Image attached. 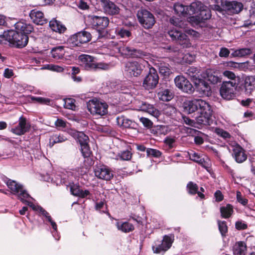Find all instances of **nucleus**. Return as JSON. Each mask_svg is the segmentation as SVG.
Segmentation results:
<instances>
[{"mask_svg":"<svg viewBox=\"0 0 255 255\" xmlns=\"http://www.w3.org/2000/svg\"><path fill=\"white\" fill-rule=\"evenodd\" d=\"M9 37H10L11 39H10V44L17 48H24L28 43L29 37L27 35L22 34L13 30H10Z\"/></svg>","mask_w":255,"mask_h":255,"instance_id":"obj_12","label":"nucleus"},{"mask_svg":"<svg viewBox=\"0 0 255 255\" xmlns=\"http://www.w3.org/2000/svg\"><path fill=\"white\" fill-rule=\"evenodd\" d=\"M176 86L184 93L191 94L194 88L190 82L183 76H177L174 79Z\"/></svg>","mask_w":255,"mask_h":255,"instance_id":"obj_17","label":"nucleus"},{"mask_svg":"<svg viewBox=\"0 0 255 255\" xmlns=\"http://www.w3.org/2000/svg\"><path fill=\"white\" fill-rule=\"evenodd\" d=\"M212 112L210 105L208 104L206 107L197 113L198 115L196 117L197 124L200 126H210L213 123Z\"/></svg>","mask_w":255,"mask_h":255,"instance_id":"obj_10","label":"nucleus"},{"mask_svg":"<svg viewBox=\"0 0 255 255\" xmlns=\"http://www.w3.org/2000/svg\"><path fill=\"white\" fill-rule=\"evenodd\" d=\"M7 186L10 189L11 193L17 196V199L22 203L26 202V200L30 197L27 191L24 189L23 185L15 180H11Z\"/></svg>","mask_w":255,"mask_h":255,"instance_id":"obj_8","label":"nucleus"},{"mask_svg":"<svg viewBox=\"0 0 255 255\" xmlns=\"http://www.w3.org/2000/svg\"><path fill=\"white\" fill-rule=\"evenodd\" d=\"M145 66L136 61H128L125 64V71L130 77H138L140 76Z\"/></svg>","mask_w":255,"mask_h":255,"instance_id":"obj_13","label":"nucleus"},{"mask_svg":"<svg viewBox=\"0 0 255 255\" xmlns=\"http://www.w3.org/2000/svg\"><path fill=\"white\" fill-rule=\"evenodd\" d=\"M30 127L31 126L29 123L27 122L26 119L23 116H21L19 118L17 126L12 128L11 131L16 135H21L28 132Z\"/></svg>","mask_w":255,"mask_h":255,"instance_id":"obj_19","label":"nucleus"},{"mask_svg":"<svg viewBox=\"0 0 255 255\" xmlns=\"http://www.w3.org/2000/svg\"><path fill=\"white\" fill-rule=\"evenodd\" d=\"M78 197L81 198H84L87 197L88 196L91 195V193L88 190H85L84 191L81 189L79 195H77Z\"/></svg>","mask_w":255,"mask_h":255,"instance_id":"obj_62","label":"nucleus"},{"mask_svg":"<svg viewBox=\"0 0 255 255\" xmlns=\"http://www.w3.org/2000/svg\"><path fill=\"white\" fill-rule=\"evenodd\" d=\"M159 72L164 77H168L172 73L170 66L167 63H160L158 66Z\"/></svg>","mask_w":255,"mask_h":255,"instance_id":"obj_38","label":"nucleus"},{"mask_svg":"<svg viewBox=\"0 0 255 255\" xmlns=\"http://www.w3.org/2000/svg\"><path fill=\"white\" fill-rule=\"evenodd\" d=\"M122 54L131 58H141L147 55L146 52L133 47L125 46L120 49Z\"/></svg>","mask_w":255,"mask_h":255,"instance_id":"obj_20","label":"nucleus"},{"mask_svg":"<svg viewBox=\"0 0 255 255\" xmlns=\"http://www.w3.org/2000/svg\"><path fill=\"white\" fill-rule=\"evenodd\" d=\"M190 159L195 162L198 163L201 166H204L205 165V159L197 153L194 152V153L190 155Z\"/></svg>","mask_w":255,"mask_h":255,"instance_id":"obj_48","label":"nucleus"},{"mask_svg":"<svg viewBox=\"0 0 255 255\" xmlns=\"http://www.w3.org/2000/svg\"><path fill=\"white\" fill-rule=\"evenodd\" d=\"M88 18L89 25L93 29L98 32L99 36H101L109 25L110 21L109 18L107 16L90 15Z\"/></svg>","mask_w":255,"mask_h":255,"instance_id":"obj_4","label":"nucleus"},{"mask_svg":"<svg viewBox=\"0 0 255 255\" xmlns=\"http://www.w3.org/2000/svg\"><path fill=\"white\" fill-rule=\"evenodd\" d=\"M116 33L121 38H129L132 35L130 30L125 27H118L116 30Z\"/></svg>","mask_w":255,"mask_h":255,"instance_id":"obj_43","label":"nucleus"},{"mask_svg":"<svg viewBox=\"0 0 255 255\" xmlns=\"http://www.w3.org/2000/svg\"><path fill=\"white\" fill-rule=\"evenodd\" d=\"M80 146L82 155L85 158L90 157L92 154V152L91 150L89 143L87 144H82Z\"/></svg>","mask_w":255,"mask_h":255,"instance_id":"obj_47","label":"nucleus"},{"mask_svg":"<svg viewBox=\"0 0 255 255\" xmlns=\"http://www.w3.org/2000/svg\"><path fill=\"white\" fill-rule=\"evenodd\" d=\"M32 99L39 104L47 105H49L51 102L49 99L43 97H33Z\"/></svg>","mask_w":255,"mask_h":255,"instance_id":"obj_57","label":"nucleus"},{"mask_svg":"<svg viewBox=\"0 0 255 255\" xmlns=\"http://www.w3.org/2000/svg\"><path fill=\"white\" fill-rule=\"evenodd\" d=\"M230 54V51L226 47H222L221 48L220 52H219V56L221 57H228Z\"/></svg>","mask_w":255,"mask_h":255,"instance_id":"obj_60","label":"nucleus"},{"mask_svg":"<svg viewBox=\"0 0 255 255\" xmlns=\"http://www.w3.org/2000/svg\"><path fill=\"white\" fill-rule=\"evenodd\" d=\"M218 226L219 232L223 238H225L227 236L228 232V227L227 222L225 221H218Z\"/></svg>","mask_w":255,"mask_h":255,"instance_id":"obj_42","label":"nucleus"},{"mask_svg":"<svg viewBox=\"0 0 255 255\" xmlns=\"http://www.w3.org/2000/svg\"><path fill=\"white\" fill-rule=\"evenodd\" d=\"M238 87L242 91L244 90L246 94H251L255 89V78L253 76H248L245 79L238 78Z\"/></svg>","mask_w":255,"mask_h":255,"instance_id":"obj_15","label":"nucleus"},{"mask_svg":"<svg viewBox=\"0 0 255 255\" xmlns=\"http://www.w3.org/2000/svg\"><path fill=\"white\" fill-rule=\"evenodd\" d=\"M157 96L160 100L164 102L170 101L173 97L170 90L167 88L166 84H160L157 91Z\"/></svg>","mask_w":255,"mask_h":255,"instance_id":"obj_23","label":"nucleus"},{"mask_svg":"<svg viewBox=\"0 0 255 255\" xmlns=\"http://www.w3.org/2000/svg\"><path fill=\"white\" fill-rule=\"evenodd\" d=\"M116 121L118 125L121 128L136 129L138 127L137 124L134 121L123 115L117 117Z\"/></svg>","mask_w":255,"mask_h":255,"instance_id":"obj_26","label":"nucleus"},{"mask_svg":"<svg viewBox=\"0 0 255 255\" xmlns=\"http://www.w3.org/2000/svg\"><path fill=\"white\" fill-rule=\"evenodd\" d=\"M140 108L142 111H144L155 118L158 119L160 115V111L155 108L152 105H150L146 102L142 103Z\"/></svg>","mask_w":255,"mask_h":255,"instance_id":"obj_30","label":"nucleus"},{"mask_svg":"<svg viewBox=\"0 0 255 255\" xmlns=\"http://www.w3.org/2000/svg\"><path fill=\"white\" fill-rule=\"evenodd\" d=\"M68 186L70 187V193L74 196L77 197L81 190L79 183H70Z\"/></svg>","mask_w":255,"mask_h":255,"instance_id":"obj_46","label":"nucleus"},{"mask_svg":"<svg viewBox=\"0 0 255 255\" xmlns=\"http://www.w3.org/2000/svg\"><path fill=\"white\" fill-rule=\"evenodd\" d=\"M91 39L92 35L90 32L84 30L71 35L68 42L71 46L80 47L82 44L89 42Z\"/></svg>","mask_w":255,"mask_h":255,"instance_id":"obj_7","label":"nucleus"},{"mask_svg":"<svg viewBox=\"0 0 255 255\" xmlns=\"http://www.w3.org/2000/svg\"><path fill=\"white\" fill-rule=\"evenodd\" d=\"M199 70L196 67H189L187 70L186 73L193 78L194 81L197 78H199Z\"/></svg>","mask_w":255,"mask_h":255,"instance_id":"obj_44","label":"nucleus"},{"mask_svg":"<svg viewBox=\"0 0 255 255\" xmlns=\"http://www.w3.org/2000/svg\"><path fill=\"white\" fill-rule=\"evenodd\" d=\"M66 140L63 135L55 134L52 135L49 139V145L52 147L55 144L62 142Z\"/></svg>","mask_w":255,"mask_h":255,"instance_id":"obj_41","label":"nucleus"},{"mask_svg":"<svg viewBox=\"0 0 255 255\" xmlns=\"http://www.w3.org/2000/svg\"><path fill=\"white\" fill-rule=\"evenodd\" d=\"M174 241V234H170L164 235L162 241H156L152 249L154 253L160 254L164 253L168 250Z\"/></svg>","mask_w":255,"mask_h":255,"instance_id":"obj_5","label":"nucleus"},{"mask_svg":"<svg viewBox=\"0 0 255 255\" xmlns=\"http://www.w3.org/2000/svg\"><path fill=\"white\" fill-rule=\"evenodd\" d=\"M132 153L128 150H123L119 153L118 156L122 160L129 161L132 157Z\"/></svg>","mask_w":255,"mask_h":255,"instance_id":"obj_49","label":"nucleus"},{"mask_svg":"<svg viewBox=\"0 0 255 255\" xmlns=\"http://www.w3.org/2000/svg\"><path fill=\"white\" fill-rule=\"evenodd\" d=\"M10 33V30L7 31H4L2 34L0 35V44H6V42L10 43V37L9 35Z\"/></svg>","mask_w":255,"mask_h":255,"instance_id":"obj_51","label":"nucleus"},{"mask_svg":"<svg viewBox=\"0 0 255 255\" xmlns=\"http://www.w3.org/2000/svg\"><path fill=\"white\" fill-rule=\"evenodd\" d=\"M176 41L183 47H189L191 45L188 36L182 31L180 34V36H179Z\"/></svg>","mask_w":255,"mask_h":255,"instance_id":"obj_40","label":"nucleus"},{"mask_svg":"<svg viewBox=\"0 0 255 255\" xmlns=\"http://www.w3.org/2000/svg\"><path fill=\"white\" fill-rule=\"evenodd\" d=\"M139 121L144 127L147 128H150L152 127L153 123L148 118L141 117L139 119Z\"/></svg>","mask_w":255,"mask_h":255,"instance_id":"obj_55","label":"nucleus"},{"mask_svg":"<svg viewBox=\"0 0 255 255\" xmlns=\"http://www.w3.org/2000/svg\"><path fill=\"white\" fill-rule=\"evenodd\" d=\"M252 50L249 48H243L235 50L231 54L232 57H245L252 54Z\"/></svg>","mask_w":255,"mask_h":255,"instance_id":"obj_36","label":"nucleus"},{"mask_svg":"<svg viewBox=\"0 0 255 255\" xmlns=\"http://www.w3.org/2000/svg\"><path fill=\"white\" fill-rule=\"evenodd\" d=\"M206 102L201 99H193L191 100H187L184 102L183 107L184 111L188 114H191L195 112H198L204 107H206L208 104Z\"/></svg>","mask_w":255,"mask_h":255,"instance_id":"obj_14","label":"nucleus"},{"mask_svg":"<svg viewBox=\"0 0 255 255\" xmlns=\"http://www.w3.org/2000/svg\"><path fill=\"white\" fill-rule=\"evenodd\" d=\"M146 153L148 156H151L156 158L160 157L162 154V152L159 150L149 148H147Z\"/></svg>","mask_w":255,"mask_h":255,"instance_id":"obj_52","label":"nucleus"},{"mask_svg":"<svg viewBox=\"0 0 255 255\" xmlns=\"http://www.w3.org/2000/svg\"><path fill=\"white\" fill-rule=\"evenodd\" d=\"M233 156L236 161L239 163L243 162L247 159L246 151L239 145L234 148Z\"/></svg>","mask_w":255,"mask_h":255,"instance_id":"obj_27","label":"nucleus"},{"mask_svg":"<svg viewBox=\"0 0 255 255\" xmlns=\"http://www.w3.org/2000/svg\"><path fill=\"white\" fill-rule=\"evenodd\" d=\"M237 200L239 203H241L244 206L247 205L248 203V200L247 198L244 197L242 196L241 192L240 191L237 192Z\"/></svg>","mask_w":255,"mask_h":255,"instance_id":"obj_56","label":"nucleus"},{"mask_svg":"<svg viewBox=\"0 0 255 255\" xmlns=\"http://www.w3.org/2000/svg\"><path fill=\"white\" fill-rule=\"evenodd\" d=\"M49 26L53 31L60 34L64 33L67 30L65 25L55 18H53L49 21Z\"/></svg>","mask_w":255,"mask_h":255,"instance_id":"obj_28","label":"nucleus"},{"mask_svg":"<svg viewBox=\"0 0 255 255\" xmlns=\"http://www.w3.org/2000/svg\"><path fill=\"white\" fill-rule=\"evenodd\" d=\"M236 81L223 82L220 89L221 96L225 100H231L236 97V90L238 88Z\"/></svg>","mask_w":255,"mask_h":255,"instance_id":"obj_6","label":"nucleus"},{"mask_svg":"<svg viewBox=\"0 0 255 255\" xmlns=\"http://www.w3.org/2000/svg\"><path fill=\"white\" fill-rule=\"evenodd\" d=\"M176 109L169 105H165L163 108L162 112L164 115L167 117H172L175 114Z\"/></svg>","mask_w":255,"mask_h":255,"instance_id":"obj_45","label":"nucleus"},{"mask_svg":"<svg viewBox=\"0 0 255 255\" xmlns=\"http://www.w3.org/2000/svg\"><path fill=\"white\" fill-rule=\"evenodd\" d=\"M169 22L171 24L175 26L177 28H180L184 29L187 25V21L181 20L179 18L174 16H172L170 18Z\"/></svg>","mask_w":255,"mask_h":255,"instance_id":"obj_39","label":"nucleus"},{"mask_svg":"<svg viewBox=\"0 0 255 255\" xmlns=\"http://www.w3.org/2000/svg\"><path fill=\"white\" fill-rule=\"evenodd\" d=\"M204 142L203 138L200 135H196L194 136V142L196 145H201Z\"/></svg>","mask_w":255,"mask_h":255,"instance_id":"obj_64","label":"nucleus"},{"mask_svg":"<svg viewBox=\"0 0 255 255\" xmlns=\"http://www.w3.org/2000/svg\"><path fill=\"white\" fill-rule=\"evenodd\" d=\"M181 31L177 29V28L173 29H171L168 31V35L171 37L172 40H177Z\"/></svg>","mask_w":255,"mask_h":255,"instance_id":"obj_53","label":"nucleus"},{"mask_svg":"<svg viewBox=\"0 0 255 255\" xmlns=\"http://www.w3.org/2000/svg\"><path fill=\"white\" fill-rule=\"evenodd\" d=\"M246 249V246L244 242H239L234 248V254L235 255H245Z\"/></svg>","mask_w":255,"mask_h":255,"instance_id":"obj_37","label":"nucleus"},{"mask_svg":"<svg viewBox=\"0 0 255 255\" xmlns=\"http://www.w3.org/2000/svg\"><path fill=\"white\" fill-rule=\"evenodd\" d=\"M118 229L122 232L128 233L134 230V226L128 222H121L116 224Z\"/></svg>","mask_w":255,"mask_h":255,"instance_id":"obj_33","label":"nucleus"},{"mask_svg":"<svg viewBox=\"0 0 255 255\" xmlns=\"http://www.w3.org/2000/svg\"><path fill=\"white\" fill-rule=\"evenodd\" d=\"M220 210L222 218L225 219L229 218L234 212L233 206L230 204H227L226 206L221 207Z\"/></svg>","mask_w":255,"mask_h":255,"instance_id":"obj_34","label":"nucleus"},{"mask_svg":"<svg viewBox=\"0 0 255 255\" xmlns=\"http://www.w3.org/2000/svg\"><path fill=\"white\" fill-rule=\"evenodd\" d=\"M216 133L221 137L224 139L229 138L231 137L230 134L227 131L224 130L222 128H216L215 129Z\"/></svg>","mask_w":255,"mask_h":255,"instance_id":"obj_54","label":"nucleus"},{"mask_svg":"<svg viewBox=\"0 0 255 255\" xmlns=\"http://www.w3.org/2000/svg\"><path fill=\"white\" fill-rule=\"evenodd\" d=\"M214 197L216 199V201L218 202H220L224 199V196L220 190H217L215 192Z\"/></svg>","mask_w":255,"mask_h":255,"instance_id":"obj_61","label":"nucleus"},{"mask_svg":"<svg viewBox=\"0 0 255 255\" xmlns=\"http://www.w3.org/2000/svg\"><path fill=\"white\" fill-rule=\"evenodd\" d=\"M51 56L55 59H62L65 54L64 48L59 46L53 48L51 51Z\"/></svg>","mask_w":255,"mask_h":255,"instance_id":"obj_35","label":"nucleus"},{"mask_svg":"<svg viewBox=\"0 0 255 255\" xmlns=\"http://www.w3.org/2000/svg\"><path fill=\"white\" fill-rule=\"evenodd\" d=\"M79 59L81 62V66L87 71L106 70L109 67L108 64L103 62H97L96 58L89 55H80L79 56Z\"/></svg>","mask_w":255,"mask_h":255,"instance_id":"obj_2","label":"nucleus"},{"mask_svg":"<svg viewBox=\"0 0 255 255\" xmlns=\"http://www.w3.org/2000/svg\"><path fill=\"white\" fill-rule=\"evenodd\" d=\"M159 79L156 70L151 67L149 68V72L144 79L142 86L147 90L154 89L159 83Z\"/></svg>","mask_w":255,"mask_h":255,"instance_id":"obj_11","label":"nucleus"},{"mask_svg":"<svg viewBox=\"0 0 255 255\" xmlns=\"http://www.w3.org/2000/svg\"><path fill=\"white\" fill-rule=\"evenodd\" d=\"M29 16L32 21L37 25H43L48 22L43 12L37 9L31 10L29 13Z\"/></svg>","mask_w":255,"mask_h":255,"instance_id":"obj_24","label":"nucleus"},{"mask_svg":"<svg viewBox=\"0 0 255 255\" xmlns=\"http://www.w3.org/2000/svg\"><path fill=\"white\" fill-rule=\"evenodd\" d=\"M104 12L109 15L117 16L120 14L121 8L110 0H100Z\"/></svg>","mask_w":255,"mask_h":255,"instance_id":"obj_16","label":"nucleus"},{"mask_svg":"<svg viewBox=\"0 0 255 255\" xmlns=\"http://www.w3.org/2000/svg\"><path fill=\"white\" fill-rule=\"evenodd\" d=\"M71 134L73 137L76 139L77 141L79 142L80 146L82 145V144L89 143V137L83 132L74 130L71 132Z\"/></svg>","mask_w":255,"mask_h":255,"instance_id":"obj_31","label":"nucleus"},{"mask_svg":"<svg viewBox=\"0 0 255 255\" xmlns=\"http://www.w3.org/2000/svg\"><path fill=\"white\" fill-rule=\"evenodd\" d=\"M75 100L72 98H68L64 100V108L70 110H75L76 106L75 105Z\"/></svg>","mask_w":255,"mask_h":255,"instance_id":"obj_50","label":"nucleus"},{"mask_svg":"<svg viewBox=\"0 0 255 255\" xmlns=\"http://www.w3.org/2000/svg\"><path fill=\"white\" fill-rule=\"evenodd\" d=\"M223 75L224 76L228 78L229 79L233 80V82L236 81V82H238L237 79L239 77H236L234 73H233V72L228 70H226L223 72Z\"/></svg>","mask_w":255,"mask_h":255,"instance_id":"obj_58","label":"nucleus"},{"mask_svg":"<svg viewBox=\"0 0 255 255\" xmlns=\"http://www.w3.org/2000/svg\"><path fill=\"white\" fill-rule=\"evenodd\" d=\"M94 172L97 178L106 181H110L114 177L113 171L105 165L97 167Z\"/></svg>","mask_w":255,"mask_h":255,"instance_id":"obj_21","label":"nucleus"},{"mask_svg":"<svg viewBox=\"0 0 255 255\" xmlns=\"http://www.w3.org/2000/svg\"><path fill=\"white\" fill-rule=\"evenodd\" d=\"M221 5L225 8V11L230 14H238L240 13L244 7L243 4L236 0L222 1Z\"/></svg>","mask_w":255,"mask_h":255,"instance_id":"obj_18","label":"nucleus"},{"mask_svg":"<svg viewBox=\"0 0 255 255\" xmlns=\"http://www.w3.org/2000/svg\"><path fill=\"white\" fill-rule=\"evenodd\" d=\"M235 228L238 230H243L247 229L248 225L242 221H238L235 223Z\"/></svg>","mask_w":255,"mask_h":255,"instance_id":"obj_59","label":"nucleus"},{"mask_svg":"<svg viewBox=\"0 0 255 255\" xmlns=\"http://www.w3.org/2000/svg\"><path fill=\"white\" fill-rule=\"evenodd\" d=\"M173 9L174 13L178 15H190L188 20L192 25H199L204 23L212 16L209 8L199 0L186 6L180 2H176L173 5Z\"/></svg>","mask_w":255,"mask_h":255,"instance_id":"obj_1","label":"nucleus"},{"mask_svg":"<svg viewBox=\"0 0 255 255\" xmlns=\"http://www.w3.org/2000/svg\"><path fill=\"white\" fill-rule=\"evenodd\" d=\"M55 125L57 127L65 128L66 124L65 121L62 119H58L55 122Z\"/></svg>","mask_w":255,"mask_h":255,"instance_id":"obj_63","label":"nucleus"},{"mask_svg":"<svg viewBox=\"0 0 255 255\" xmlns=\"http://www.w3.org/2000/svg\"><path fill=\"white\" fill-rule=\"evenodd\" d=\"M15 30L16 32L28 35L34 31L33 25L25 21L20 20L14 24Z\"/></svg>","mask_w":255,"mask_h":255,"instance_id":"obj_25","label":"nucleus"},{"mask_svg":"<svg viewBox=\"0 0 255 255\" xmlns=\"http://www.w3.org/2000/svg\"><path fill=\"white\" fill-rule=\"evenodd\" d=\"M196 91L202 96H209L211 94V87L204 79L197 78L194 81Z\"/></svg>","mask_w":255,"mask_h":255,"instance_id":"obj_22","label":"nucleus"},{"mask_svg":"<svg viewBox=\"0 0 255 255\" xmlns=\"http://www.w3.org/2000/svg\"><path fill=\"white\" fill-rule=\"evenodd\" d=\"M186 190L189 195H195L197 194L201 199L202 200L205 199L204 194L201 192H199L198 185L192 181H189L187 183L186 185Z\"/></svg>","mask_w":255,"mask_h":255,"instance_id":"obj_29","label":"nucleus"},{"mask_svg":"<svg viewBox=\"0 0 255 255\" xmlns=\"http://www.w3.org/2000/svg\"><path fill=\"white\" fill-rule=\"evenodd\" d=\"M88 111L92 115L104 116L108 113V105L96 98L90 100L87 103Z\"/></svg>","mask_w":255,"mask_h":255,"instance_id":"obj_9","label":"nucleus"},{"mask_svg":"<svg viewBox=\"0 0 255 255\" xmlns=\"http://www.w3.org/2000/svg\"><path fill=\"white\" fill-rule=\"evenodd\" d=\"M136 17L139 23L145 29L152 28L156 22L153 14L145 8L139 9L137 12Z\"/></svg>","mask_w":255,"mask_h":255,"instance_id":"obj_3","label":"nucleus"},{"mask_svg":"<svg viewBox=\"0 0 255 255\" xmlns=\"http://www.w3.org/2000/svg\"><path fill=\"white\" fill-rule=\"evenodd\" d=\"M218 75V72L214 70L208 69L206 70L207 80L212 84H216L221 82V78Z\"/></svg>","mask_w":255,"mask_h":255,"instance_id":"obj_32","label":"nucleus"}]
</instances>
